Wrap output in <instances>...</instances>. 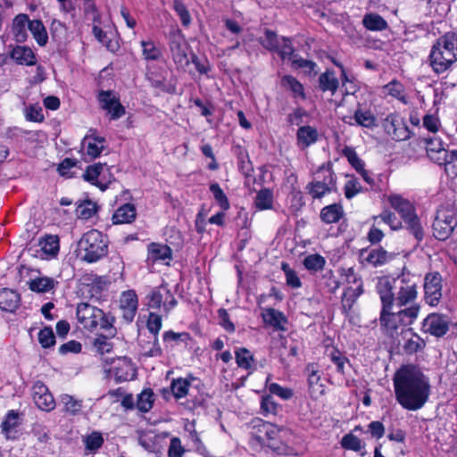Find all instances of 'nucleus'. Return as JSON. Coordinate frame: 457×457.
<instances>
[{
    "label": "nucleus",
    "instance_id": "41",
    "mask_svg": "<svg viewBox=\"0 0 457 457\" xmlns=\"http://www.w3.org/2000/svg\"><path fill=\"white\" fill-rule=\"evenodd\" d=\"M281 85L293 92L295 96L304 97L303 85L293 76L286 75L281 79Z\"/></svg>",
    "mask_w": 457,
    "mask_h": 457
},
{
    "label": "nucleus",
    "instance_id": "15",
    "mask_svg": "<svg viewBox=\"0 0 457 457\" xmlns=\"http://www.w3.org/2000/svg\"><path fill=\"white\" fill-rule=\"evenodd\" d=\"M31 396L36 406L49 412L55 408V401L48 387L42 381H36L31 387Z\"/></svg>",
    "mask_w": 457,
    "mask_h": 457
},
{
    "label": "nucleus",
    "instance_id": "11",
    "mask_svg": "<svg viewBox=\"0 0 457 457\" xmlns=\"http://www.w3.org/2000/svg\"><path fill=\"white\" fill-rule=\"evenodd\" d=\"M170 49L172 58L179 67L184 68L188 65L187 46L184 35L178 28L170 32Z\"/></svg>",
    "mask_w": 457,
    "mask_h": 457
},
{
    "label": "nucleus",
    "instance_id": "31",
    "mask_svg": "<svg viewBox=\"0 0 457 457\" xmlns=\"http://www.w3.org/2000/svg\"><path fill=\"white\" fill-rule=\"evenodd\" d=\"M103 170V164L96 163L91 166H88L83 177L85 180L90 182L92 185L98 187L102 191H104L107 188L106 183H102L98 180L99 176Z\"/></svg>",
    "mask_w": 457,
    "mask_h": 457
},
{
    "label": "nucleus",
    "instance_id": "54",
    "mask_svg": "<svg viewBox=\"0 0 457 457\" xmlns=\"http://www.w3.org/2000/svg\"><path fill=\"white\" fill-rule=\"evenodd\" d=\"M341 445L346 450L359 452L362 448V443L356 436L349 433L343 436Z\"/></svg>",
    "mask_w": 457,
    "mask_h": 457
},
{
    "label": "nucleus",
    "instance_id": "59",
    "mask_svg": "<svg viewBox=\"0 0 457 457\" xmlns=\"http://www.w3.org/2000/svg\"><path fill=\"white\" fill-rule=\"evenodd\" d=\"M283 60H291L294 56V48L291 41L287 37H281L279 41V48L276 49Z\"/></svg>",
    "mask_w": 457,
    "mask_h": 457
},
{
    "label": "nucleus",
    "instance_id": "10",
    "mask_svg": "<svg viewBox=\"0 0 457 457\" xmlns=\"http://www.w3.org/2000/svg\"><path fill=\"white\" fill-rule=\"evenodd\" d=\"M426 149L430 160L439 165L447 166L457 160V151L448 153L439 137H433L427 139Z\"/></svg>",
    "mask_w": 457,
    "mask_h": 457
},
{
    "label": "nucleus",
    "instance_id": "48",
    "mask_svg": "<svg viewBox=\"0 0 457 457\" xmlns=\"http://www.w3.org/2000/svg\"><path fill=\"white\" fill-rule=\"evenodd\" d=\"M24 115L27 120L33 122H42L44 114L42 107L38 104H29L24 109Z\"/></svg>",
    "mask_w": 457,
    "mask_h": 457
},
{
    "label": "nucleus",
    "instance_id": "17",
    "mask_svg": "<svg viewBox=\"0 0 457 457\" xmlns=\"http://www.w3.org/2000/svg\"><path fill=\"white\" fill-rule=\"evenodd\" d=\"M423 329L432 336L443 337L449 329V319L445 315L437 313L429 314L424 320Z\"/></svg>",
    "mask_w": 457,
    "mask_h": 457
},
{
    "label": "nucleus",
    "instance_id": "1",
    "mask_svg": "<svg viewBox=\"0 0 457 457\" xmlns=\"http://www.w3.org/2000/svg\"><path fill=\"white\" fill-rule=\"evenodd\" d=\"M393 384L395 400L406 411L420 410L428 401L429 380L413 365L401 367L394 375Z\"/></svg>",
    "mask_w": 457,
    "mask_h": 457
},
{
    "label": "nucleus",
    "instance_id": "58",
    "mask_svg": "<svg viewBox=\"0 0 457 457\" xmlns=\"http://www.w3.org/2000/svg\"><path fill=\"white\" fill-rule=\"evenodd\" d=\"M382 227L378 220H372L371 227L367 235L368 240L371 244H378L383 239L385 234Z\"/></svg>",
    "mask_w": 457,
    "mask_h": 457
},
{
    "label": "nucleus",
    "instance_id": "57",
    "mask_svg": "<svg viewBox=\"0 0 457 457\" xmlns=\"http://www.w3.org/2000/svg\"><path fill=\"white\" fill-rule=\"evenodd\" d=\"M279 41L280 39L278 38L277 35L269 29L265 31L264 37L260 39L262 46L270 51L279 48Z\"/></svg>",
    "mask_w": 457,
    "mask_h": 457
},
{
    "label": "nucleus",
    "instance_id": "50",
    "mask_svg": "<svg viewBox=\"0 0 457 457\" xmlns=\"http://www.w3.org/2000/svg\"><path fill=\"white\" fill-rule=\"evenodd\" d=\"M173 9L179 17L181 23L184 27H188L191 24L192 19L188 9L180 0H174Z\"/></svg>",
    "mask_w": 457,
    "mask_h": 457
},
{
    "label": "nucleus",
    "instance_id": "12",
    "mask_svg": "<svg viewBox=\"0 0 457 457\" xmlns=\"http://www.w3.org/2000/svg\"><path fill=\"white\" fill-rule=\"evenodd\" d=\"M398 286L396 294H395V306L396 308L403 309V307H409L408 305L417 304L415 303L418 295L417 285L414 282L406 281L404 278H400L395 281Z\"/></svg>",
    "mask_w": 457,
    "mask_h": 457
},
{
    "label": "nucleus",
    "instance_id": "22",
    "mask_svg": "<svg viewBox=\"0 0 457 457\" xmlns=\"http://www.w3.org/2000/svg\"><path fill=\"white\" fill-rule=\"evenodd\" d=\"M310 395L312 398L318 399L324 395V386L320 383V376L315 364L312 363L306 367Z\"/></svg>",
    "mask_w": 457,
    "mask_h": 457
},
{
    "label": "nucleus",
    "instance_id": "49",
    "mask_svg": "<svg viewBox=\"0 0 457 457\" xmlns=\"http://www.w3.org/2000/svg\"><path fill=\"white\" fill-rule=\"evenodd\" d=\"M345 195L347 199H352L357 194L361 193L362 187L358 179L353 176H347V180L344 187Z\"/></svg>",
    "mask_w": 457,
    "mask_h": 457
},
{
    "label": "nucleus",
    "instance_id": "30",
    "mask_svg": "<svg viewBox=\"0 0 457 457\" xmlns=\"http://www.w3.org/2000/svg\"><path fill=\"white\" fill-rule=\"evenodd\" d=\"M362 24L365 29L371 31H381L387 28L386 20L377 13H367L362 19Z\"/></svg>",
    "mask_w": 457,
    "mask_h": 457
},
{
    "label": "nucleus",
    "instance_id": "33",
    "mask_svg": "<svg viewBox=\"0 0 457 457\" xmlns=\"http://www.w3.org/2000/svg\"><path fill=\"white\" fill-rule=\"evenodd\" d=\"M29 30L31 32L34 39L39 46H44L47 43V32L46 27L40 20L30 21Z\"/></svg>",
    "mask_w": 457,
    "mask_h": 457
},
{
    "label": "nucleus",
    "instance_id": "5",
    "mask_svg": "<svg viewBox=\"0 0 457 457\" xmlns=\"http://www.w3.org/2000/svg\"><path fill=\"white\" fill-rule=\"evenodd\" d=\"M81 258L87 262H96L107 254L106 237L96 229L85 233L78 243Z\"/></svg>",
    "mask_w": 457,
    "mask_h": 457
},
{
    "label": "nucleus",
    "instance_id": "61",
    "mask_svg": "<svg viewBox=\"0 0 457 457\" xmlns=\"http://www.w3.org/2000/svg\"><path fill=\"white\" fill-rule=\"evenodd\" d=\"M38 342L42 347L47 348L54 345L55 337L51 328H44L38 332Z\"/></svg>",
    "mask_w": 457,
    "mask_h": 457
},
{
    "label": "nucleus",
    "instance_id": "63",
    "mask_svg": "<svg viewBox=\"0 0 457 457\" xmlns=\"http://www.w3.org/2000/svg\"><path fill=\"white\" fill-rule=\"evenodd\" d=\"M93 347L98 353L104 354L112 350V345L106 337L101 335L94 339Z\"/></svg>",
    "mask_w": 457,
    "mask_h": 457
},
{
    "label": "nucleus",
    "instance_id": "3",
    "mask_svg": "<svg viewBox=\"0 0 457 457\" xmlns=\"http://www.w3.org/2000/svg\"><path fill=\"white\" fill-rule=\"evenodd\" d=\"M457 61V33L449 32L439 37L430 53L431 66L437 73L446 71Z\"/></svg>",
    "mask_w": 457,
    "mask_h": 457
},
{
    "label": "nucleus",
    "instance_id": "34",
    "mask_svg": "<svg viewBox=\"0 0 457 457\" xmlns=\"http://www.w3.org/2000/svg\"><path fill=\"white\" fill-rule=\"evenodd\" d=\"M19 426V413L13 410L9 411L2 422V432L7 439L12 437L14 429Z\"/></svg>",
    "mask_w": 457,
    "mask_h": 457
},
{
    "label": "nucleus",
    "instance_id": "6",
    "mask_svg": "<svg viewBox=\"0 0 457 457\" xmlns=\"http://www.w3.org/2000/svg\"><path fill=\"white\" fill-rule=\"evenodd\" d=\"M388 201L391 206L400 213L411 233L418 241H420L423 238V229L411 203L399 195H390Z\"/></svg>",
    "mask_w": 457,
    "mask_h": 457
},
{
    "label": "nucleus",
    "instance_id": "55",
    "mask_svg": "<svg viewBox=\"0 0 457 457\" xmlns=\"http://www.w3.org/2000/svg\"><path fill=\"white\" fill-rule=\"evenodd\" d=\"M343 154L347 158V161L355 169L356 171L361 170L363 167H365L363 161L359 158L353 148L345 146L343 149Z\"/></svg>",
    "mask_w": 457,
    "mask_h": 457
},
{
    "label": "nucleus",
    "instance_id": "35",
    "mask_svg": "<svg viewBox=\"0 0 457 457\" xmlns=\"http://www.w3.org/2000/svg\"><path fill=\"white\" fill-rule=\"evenodd\" d=\"M39 246L43 253L55 256L59 252V238L54 235L46 236L39 241Z\"/></svg>",
    "mask_w": 457,
    "mask_h": 457
},
{
    "label": "nucleus",
    "instance_id": "4",
    "mask_svg": "<svg viewBox=\"0 0 457 457\" xmlns=\"http://www.w3.org/2000/svg\"><path fill=\"white\" fill-rule=\"evenodd\" d=\"M77 318L79 324L87 330L92 331L99 327L107 331L111 337L116 333V329L113 328L114 317L105 314L101 309L87 303L78 305Z\"/></svg>",
    "mask_w": 457,
    "mask_h": 457
},
{
    "label": "nucleus",
    "instance_id": "7",
    "mask_svg": "<svg viewBox=\"0 0 457 457\" xmlns=\"http://www.w3.org/2000/svg\"><path fill=\"white\" fill-rule=\"evenodd\" d=\"M306 189L314 199H320L324 195L337 190V178L330 168L321 166L314 174Z\"/></svg>",
    "mask_w": 457,
    "mask_h": 457
},
{
    "label": "nucleus",
    "instance_id": "42",
    "mask_svg": "<svg viewBox=\"0 0 457 457\" xmlns=\"http://www.w3.org/2000/svg\"><path fill=\"white\" fill-rule=\"evenodd\" d=\"M142 354L146 357H157L162 354V348L158 337H153L152 340L141 344Z\"/></svg>",
    "mask_w": 457,
    "mask_h": 457
},
{
    "label": "nucleus",
    "instance_id": "38",
    "mask_svg": "<svg viewBox=\"0 0 457 457\" xmlns=\"http://www.w3.org/2000/svg\"><path fill=\"white\" fill-rule=\"evenodd\" d=\"M320 87L322 91H330L334 94L338 87V79L332 71H326L319 78Z\"/></svg>",
    "mask_w": 457,
    "mask_h": 457
},
{
    "label": "nucleus",
    "instance_id": "40",
    "mask_svg": "<svg viewBox=\"0 0 457 457\" xmlns=\"http://www.w3.org/2000/svg\"><path fill=\"white\" fill-rule=\"evenodd\" d=\"M142 47V54L144 58L147 61H156L160 59L162 55L161 50L154 45V43L151 40L145 41L142 40L141 43Z\"/></svg>",
    "mask_w": 457,
    "mask_h": 457
},
{
    "label": "nucleus",
    "instance_id": "36",
    "mask_svg": "<svg viewBox=\"0 0 457 457\" xmlns=\"http://www.w3.org/2000/svg\"><path fill=\"white\" fill-rule=\"evenodd\" d=\"M56 284L57 282L52 278L39 277L29 282V288L34 292L46 293L52 290Z\"/></svg>",
    "mask_w": 457,
    "mask_h": 457
},
{
    "label": "nucleus",
    "instance_id": "26",
    "mask_svg": "<svg viewBox=\"0 0 457 457\" xmlns=\"http://www.w3.org/2000/svg\"><path fill=\"white\" fill-rule=\"evenodd\" d=\"M296 138L298 145L305 148L318 140V131L312 126H302L297 130Z\"/></svg>",
    "mask_w": 457,
    "mask_h": 457
},
{
    "label": "nucleus",
    "instance_id": "29",
    "mask_svg": "<svg viewBox=\"0 0 457 457\" xmlns=\"http://www.w3.org/2000/svg\"><path fill=\"white\" fill-rule=\"evenodd\" d=\"M344 210L342 205L338 204H333L325 206L320 211V219L327 224L337 222L343 216Z\"/></svg>",
    "mask_w": 457,
    "mask_h": 457
},
{
    "label": "nucleus",
    "instance_id": "24",
    "mask_svg": "<svg viewBox=\"0 0 457 457\" xmlns=\"http://www.w3.org/2000/svg\"><path fill=\"white\" fill-rule=\"evenodd\" d=\"M105 139L102 137L86 136L81 143L82 149L87 155L95 159L98 157L104 148Z\"/></svg>",
    "mask_w": 457,
    "mask_h": 457
},
{
    "label": "nucleus",
    "instance_id": "43",
    "mask_svg": "<svg viewBox=\"0 0 457 457\" xmlns=\"http://www.w3.org/2000/svg\"><path fill=\"white\" fill-rule=\"evenodd\" d=\"M372 220H378L382 226L388 225L393 230L401 227V223L395 215L388 211H384L381 214L373 216Z\"/></svg>",
    "mask_w": 457,
    "mask_h": 457
},
{
    "label": "nucleus",
    "instance_id": "45",
    "mask_svg": "<svg viewBox=\"0 0 457 457\" xmlns=\"http://www.w3.org/2000/svg\"><path fill=\"white\" fill-rule=\"evenodd\" d=\"M189 386L190 382L187 379L179 378L172 381L170 389L173 395L179 399L187 395Z\"/></svg>",
    "mask_w": 457,
    "mask_h": 457
},
{
    "label": "nucleus",
    "instance_id": "8",
    "mask_svg": "<svg viewBox=\"0 0 457 457\" xmlns=\"http://www.w3.org/2000/svg\"><path fill=\"white\" fill-rule=\"evenodd\" d=\"M457 225L454 211L442 208L437 211L433 223V234L439 240L447 239Z\"/></svg>",
    "mask_w": 457,
    "mask_h": 457
},
{
    "label": "nucleus",
    "instance_id": "37",
    "mask_svg": "<svg viewBox=\"0 0 457 457\" xmlns=\"http://www.w3.org/2000/svg\"><path fill=\"white\" fill-rule=\"evenodd\" d=\"M148 252L153 261H165L171 258V250L166 245L153 243L149 245Z\"/></svg>",
    "mask_w": 457,
    "mask_h": 457
},
{
    "label": "nucleus",
    "instance_id": "52",
    "mask_svg": "<svg viewBox=\"0 0 457 457\" xmlns=\"http://www.w3.org/2000/svg\"><path fill=\"white\" fill-rule=\"evenodd\" d=\"M210 191L212 193L215 201L222 210H228L229 208L228 197L218 183H212L210 186Z\"/></svg>",
    "mask_w": 457,
    "mask_h": 457
},
{
    "label": "nucleus",
    "instance_id": "25",
    "mask_svg": "<svg viewBox=\"0 0 457 457\" xmlns=\"http://www.w3.org/2000/svg\"><path fill=\"white\" fill-rule=\"evenodd\" d=\"M20 295L17 292L3 288L0 290V308L3 311L12 312L20 304Z\"/></svg>",
    "mask_w": 457,
    "mask_h": 457
},
{
    "label": "nucleus",
    "instance_id": "51",
    "mask_svg": "<svg viewBox=\"0 0 457 457\" xmlns=\"http://www.w3.org/2000/svg\"><path fill=\"white\" fill-rule=\"evenodd\" d=\"M354 119L362 127L371 128L376 124V119L370 111L357 110L354 113Z\"/></svg>",
    "mask_w": 457,
    "mask_h": 457
},
{
    "label": "nucleus",
    "instance_id": "2",
    "mask_svg": "<svg viewBox=\"0 0 457 457\" xmlns=\"http://www.w3.org/2000/svg\"><path fill=\"white\" fill-rule=\"evenodd\" d=\"M377 290L382 303L380 324L387 335L394 337L398 334V329L401 327L411 325L416 320L420 312V305L412 304L403 309L396 308L395 306V293L389 278H379Z\"/></svg>",
    "mask_w": 457,
    "mask_h": 457
},
{
    "label": "nucleus",
    "instance_id": "44",
    "mask_svg": "<svg viewBox=\"0 0 457 457\" xmlns=\"http://www.w3.org/2000/svg\"><path fill=\"white\" fill-rule=\"evenodd\" d=\"M154 403V393L151 389L141 392L137 396V407L143 412L148 411Z\"/></svg>",
    "mask_w": 457,
    "mask_h": 457
},
{
    "label": "nucleus",
    "instance_id": "18",
    "mask_svg": "<svg viewBox=\"0 0 457 457\" xmlns=\"http://www.w3.org/2000/svg\"><path fill=\"white\" fill-rule=\"evenodd\" d=\"M138 307V299L134 290L123 292L120 297V309L122 312V319L127 323L132 322Z\"/></svg>",
    "mask_w": 457,
    "mask_h": 457
},
{
    "label": "nucleus",
    "instance_id": "39",
    "mask_svg": "<svg viewBox=\"0 0 457 457\" xmlns=\"http://www.w3.org/2000/svg\"><path fill=\"white\" fill-rule=\"evenodd\" d=\"M384 94L391 96L403 103H406L404 87L398 80L394 79L383 87Z\"/></svg>",
    "mask_w": 457,
    "mask_h": 457
},
{
    "label": "nucleus",
    "instance_id": "9",
    "mask_svg": "<svg viewBox=\"0 0 457 457\" xmlns=\"http://www.w3.org/2000/svg\"><path fill=\"white\" fill-rule=\"evenodd\" d=\"M105 371L108 378H113L118 383L134 379L137 373L132 361L125 356L112 360Z\"/></svg>",
    "mask_w": 457,
    "mask_h": 457
},
{
    "label": "nucleus",
    "instance_id": "60",
    "mask_svg": "<svg viewBox=\"0 0 457 457\" xmlns=\"http://www.w3.org/2000/svg\"><path fill=\"white\" fill-rule=\"evenodd\" d=\"M281 268L285 272L287 284L288 286L293 288H298L302 286L301 280L296 272L293 270L287 263L283 262Z\"/></svg>",
    "mask_w": 457,
    "mask_h": 457
},
{
    "label": "nucleus",
    "instance_id": "19",
    "mask_svg": "<svg viewBox=\"0 0 457 457\" xmlns=\"http://www.w3.org/2000/svg\"><path fill=\"white\" fill-rule=\"evenodd\" d=\"M98 99L101 107L111 114L112 120H117L124 115L125 109L112 92L102 91Z\"/></svg>",
    "mask_w": 457,
    "mask_h": 457
},
{
    "label": "nucleus",
    "instance_id": "14",
    "mask_svg": "<svg viewBox=\"0 0 457 457\" xmlns=\"http://www.w3.org/2000/svg\"><path fill=\"white\" fill-rule=\"evenodd\" d=\"M442 276L439 272H430L424 278L425 300L431 305L438 304L442 297Z\"/></svg>",
    "mask_w": 457,
    "mask_h": 457
},
{
    "label": "nucleus",
    "instance_id": "62",
    "mask_svg": "<svg viewBox=\"0 0 457 457\" xmlns=\"http://www.w3.org/2000/svg\"><path fill=\"white\" fill-rule=\"evenodd\" d=\"M268 389L270 394L275 395L283 400H289L294 395V392L292 389H290L288 387H283L277 383L270 384L268 386Z\"/></svg>",
    "mask_w": 457,
    "mask_h": 457
},
{
    "label": "nucleus",
    "instance_id": "27",
    "mask_svg": "<svg viewBox=\"0 0 457 457\" xmlns=\"http://www.w3.org/2000/svg\"><path fill=\"white\" fill-rule=\"evenodd\" d=\"M60 402L63 405V411L71 416H77L81 412L83 401L73 395L63 394L60 396Z\"/></svg>",
    "mask_w": 457,
    "mask_h": 457
},
{
    "label": "nucleus",
    "instance_id": "28",
    "mask_svg": "<svg viewBox=\"0 0 457 457\" xmlns=\"http://www.w3.org/2000/svg\"><path fill=\"white\" fill-rule=\"evenodd\" d=\"M136 209L133 204H125L112 215L114 224L130 223L136 219Z\"/></svg>",
    "mask_w": 457,
    "mask_h": 457
},
{
    "label": "nucleus",
    "instance_id": "13",
    "mask_svg": "<svg viewBox=\"0 0 457 457\" xmlns=\"http://www.w3.org/2000/svg\"><path fill=\"white\" fill-rule=\"evenodd\" d=\"M147 299L150 308L160 309L162 306L166 312H169L177 304L174 295L164 285L154 288L148 295Z\"/></svg>",
    "mask_w": 457,
    "mask_h": 457
},
{
    "label": "nucleus",
    "instance_id": "56",
    "mask_svg": "<svg viewBox=\"0 0 457 457\" xmlns=\"http://www.w3.org/2000/svg\"><path fill=\"white\" fill-rule=\"evenodd\" d=\"M236 361L240 368L247 370L252 366L253 355L246 348H240L236 351Z\"/></svg>",
    "mask_w": 457,
    "mask_h": 457
},
{
    "label": "nucleus",
    "instance_id": "46",
    "mask_svg": "<svg viewBox=\"0 0 457 457\" xmlns=\"http://www.w3.org/2000/svg\"><path fill=\"white\" fill-rule=\"evenodd\" d=\"M272 192L267 188L262 189L255 198V205L259 210H268L272 207Z\"/></svg>",
    "mask_w": 457,
    "mask_h": 457
},
{
    "label": "nucleus",
    "instance_id": "21",
    "mask_svg": "<svg viewBox=\"0 0 457 457\" xmlns=\"http://www.w3.org/2000/svg\"><path fill=\"white\" fill-rule=\"evenodd\" d=\"M360 256L362 262L373 267L386 264L392 257L390 253L381 247L371 250H361Z\"/></svg>",
    "mask_w": 457,
    "mask_h": 457
},
{
    "label": "nucleus",
    "instance_id": "20",
    "mask_svg": "<svg viewBox=\"0 0 457 457\" xmlns=\"http://www.w3.org/2000/svg\"><path fill=\"white\" fill-rule=\"evenodd\" d=\"M29 19L27 14L20 13L16 15L12 22L11 33L13 39L18 43H23L28 38V29H29Z\"/></svg>",
    "mask_w": 457,
    "mask_h": 457
},
{
    "label": "nucleus",
    "instance_id": "32",
    "mask_svg": "<svg viewBox=\"0 0 457 457\" xmlns=\"http://www.w3.org/2000/svg\"><path fill=\"white\" fill-rule=\"evenodd\" d=\"M262 318L265 323L272 326L276 329L284 330V325L287 321L282 312L275 309H267L262 313Z\"/></svg>",
    "mask_w": 457,
    "mask_h": 457
},
{
    "label": "nucleus",
    "instance_id": "53",
    "mask_svg": "<svg viewBox=\"0 0 457 457\" xmlns=\"http://www.w3.org/2000/svg\"><path fill=\"white\" fill-rule=\"evenodd\" d=\"M261 409L262 411V413L265 416H268V415H276L278 412L280 407L274 401V399L271 395H266V396H263L262 399Z\"/></svg>",
    "mask_w": 457,
    "mask_h": 457
},
{
    "label": "nucleus",
    "instance_id": "16",
    "mask_svg": "<svg viewBox=\"0 0 457 457\" xmlns=\"http://www.w3.org/2000/svg\"><path fill=\"white\" fill-rule=\"evenodd\" d=\"M385 129L394 139L403 141L411 137V131L403 118L397 113H391L385 119Z\"/></svg>",
    "mask_w": 457,
    "mask_h": 457
},
{
    "label": "nucleus",
    "instance_id": "47",
    "mask_svg": "<svg viewBox=\"0 0 457 457\" xmlns=\"http://www.w3.org/2000/svg\"><path fill=\"white\" fill-rule=\"evenodd\" d=\"M326 261L324 257L320 254H310L303 260V265L308 270L318 271L321 270L325 266Z\"/></svg>",
    "mask_w": 457,
    "mask_h": 457
},
{
    "label": "nucleus",
    "instance_id": "23",
    "mask_svg": "<svg viewBox=\"0 0 457 457\" xmlns=\"http://www.w3.org/2000/svg\"><path fill=\"white\" fill-rule=\"evenodd\" d=\"M11 58L20 65L32 66L36 63V55L26 46H16L10 53Z\"/></svg>",
    "mask_w": 457,
    "mask_h": 457
},
{
    "label": "nucleus",
    "instance_id": "64",
    "mask_svg": "<svg viewBox=\"0 0 457 457\" xmlns=\"http://www.w3.org/2000/svg\"><path fill=\"white\" fill-rule=\"evenodd\" d=\"M424 346L423 340L417 335H413L403 345V349L407 353H414Z\"/></svg>",
    "mask_w": 457,
    "mask_h": 457
}]
</instances>
